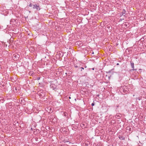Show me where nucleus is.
<instances>
[{"label": "nucleus", "mask_w": 146, "mask_h": 146, "mask_svg": "<svg viewBox=\"0 0 146 146\" xmlns=\"http://www.w3.org/2000/svg\"><path fill=\"white\" fill-rule=\"evenodd\" d=\"M20 57V56L19 54L17 53H15V54H13V59L15 61L18 60Z\"/></svg>", "instance_id": "nucleus-1"}, {"label": "nucleus", "mask_w": 146, "mask_h": 146, "mask_svg": "<svg viewBox=\"0 0 146 146\" xmlns=\"http://www.w3.org/2000/svg\"><path fill=\"white\" fill-rule=\"evenodd\" d=\"M33 9H36L37 10H39L40 9V7L39 5H38L36 4L33 5Z\"/></svg>", "instance_id": "nucleus-2"}, {"label": "nucleus", "mask_w": 146, "mask_h": 146, "mask_svg": "<svg viewBox=\"0 0 146 146\" xmlns=\"http://www.w3.org/2000/svg\"><path fill=\"white\" fill-rule=\"evenodd\" d=\"M130 64L131 65V67L132 68V69H131V71H134V70H136V69H134V63L133 62L131 61L130 62Z\"/></svg>", "instance_id": "nucleus-3"}, {"label": "nucleus", "mask_w": 146, "mask_h": 146, "mask_svg": "<svg viewBox=\"0 0 146 146\" xmlns=\"http://www.w3.org/2000/svg\"><path fill=\"white\" fill-rule=\"evenodd\" d=\"M76 44L80 46H82L83 45V43L80 41H78L76 42Z\"/></svg>", "instance_id": "nucleus-4"}, {"label": "nucleus", "mask_w": 146, "mask_h": 146, "mask_svg": "<svg viewBox=\"0 0 146 146\" xmlns=\"http://www.w3.org/2000/svg\"><path fill=\"white\" fill-rule=\"evenodd\" d=\"M19 102L21 104H22L25 102V100H23L22 98H21L19 99Z\"/></svg>", "instance_id": "nucleus-5"}, {"label": "nucleus", "mask_w": 146, "mask_h": 146, "mask_svg": "<svg viewBox=\"0 0 146 146\" xmlns=\"http://www.w3.org/2000/svg\"><path fill=\"white\" fill-rule=\"evenodd\" d=\"M126 12L125 10V9H123L122 10V11L121 12L122 14L121 15V16L123 15L124 14H125V13Z\"/></svg>", "instance_id": "nucleus-6"}, {"label": "nucleus", "mask_w": 146, "mask_h": 146, "mask_svg": "<svg viewBox=\"0 0 146 146\" xmlns=\"http://www.w3.org/2000/svg\"><path fill=\"white\" fill-rule=\"evenodd\" d=\"M29 110H25V112H26V113H27L28 114H31V113L32 112H29Z\"/></svg>", "instance_id": "nucleus-7"}, {"label": "nucleus", "mask_w": 146, "mask_h": 146, "mask_svg": "<svg viewBox=\"0 0 146 146\" xmlns=\"http://www.w3.org/2000/svg\"><path fill=\"white\" fill-rule=\"evenodd\" d=\"M16 20L15 19H11V20H10V23H11H11L12 22H14V21H15Z\"/></svg>", "instance_id": "nucleus-8"}, {"label": "nucleus", "mask_w": 146, "mask_h": 146, "mask_svg": "<svg viewBox=\"0 0 146 146\" xmlns=\"http://www.w3.org/2000/svg\"><path fill=\"white\" fill-rule=\"evenodd\" d=\"M47 111V112H48L49 113H52V112H51V110H46Z\"/></svg>", "instance_id": "nucleus-9"}, {"label": "nucleus", "mask_w": 146, "mask_h": 146, "mask_svg": "<svg viewBox=\"0 0 146 146\" xmlns=\"http://www.w3.org/2000/svg\"><path fill=\"white\" fill-rule=\"evenodd\" d=\"M80 69V70H81V71H82V70H84V68H83V67H81L80 68H79V69Z\"/></svg>", "instance_id": "nucleus-10"}, {"label": "nucleus", "mask_w": 146, "mask_h": 146, "mask_svg": "<svg viewBox=\"0 0 146 146\" xmlns=\"http://www.w3.org/2000/svg\"><path fill=\"white\" fill-rule=\"evenodd\" d=\"M64 114L65 116H67V113L66 112H64Z\"/></svg>", "instance_id": "nucleus-11"}, {"label": "nucleus", "mask_w": 146, "mask_h": 146, "mask_svg": "<svg viewBox=\"0 0 146 146\" xmlns=\"http://www.w3.org/2000/svg\"><path fill=\"white\" fill-rule=\"evenodd\" d=\"M33 5L31 3H30L29 5V6H30V7H32L33 6Z\"/></svg>", "instance_id": "nucleus-12"}, {"label": "nucleus", "mask_w": 146, "mask_h": 146, "mask_svg": "<svg viewBox=\"0 0 146 146\" xmlns=\"http://www.w3.org/2000/svg\"><path fill=\"white\" fill-rule=\"evenodd\" d=\"M94 103H92V106H94Z\"/></svg>", "instance_id": "nucleus-13"}, {"label": "nucleus", "mask_w": 146, "mask_h": 146, "mask_svg": "<svg viewBox=\"0 0 146 146\" xmlns=\"http://www.w3.org/2000/svg\"><path fill=\"white\" fill-rule=\"evenodd\" d=\"M117 117H120V116L119 115H117V114L116 115Z\"/></svg>", "instance_id": "nucleus-14"}, {"label": "nucleus", "mask_w": 146, "mask_h": 146, "mask_svg": "<svg viewBox=\"0 0 146 146\" xmlns=\"http://www.w3.org/2000/svg\"><path fill=\"white\" fill-rule=\"evenodd\" d=\"M124 19H120V21H121L122 20H123Z\"/></svg>", "instance_id": "nucleus-15"}, {"label": "nucleus", "mask_w": 146, "mask_h": 146, "mask_svg": "<svg viewBox=\"0 0 146 146\" xmlns=\"http://www.w3.org/2000/svg\"><path fill=\"white\" fill-rule=\"evenodd\" d=\"M75 68H77V67H78V66H75Z\"/></svg>", "instance_id": "nucleus-16"}, {"label": "nucleus", "mask_w": 146, "mask_h": 146, "mask_svg": "<svg viewBox=\"0 0 146 146\" xmlns=\"http://www.w3.org/2000/svg\"><path fill=\"white\" fill-rule=\"evenodd\" d=\"M94 68H92V70H94Z\"/></svg>", "instance_id": "nucleus-17"}, {"label": "nucleus", "mask_w": 146, "mask_h": 146, "mask_svg": "<svg viewBox=\"0 0 146 146\" xmlns=\"http://www.w3.org/2000/svg\"><path fill=\"white\" fill-rule=\"evenodd\" d=\"M69 142L68 141H65V142H66H66Z\"/></svg>", "instance_id": "nucleus-18"}, {"label": "nucleus", "mask_w": 146, "mask_h": 146, "mask_svg": "<svg viewBox=\"0 0 146 146\" xmlns=\"http://www.w3.org/2000/svg\"><path fill=\"white\" fill-rule=\"evenodd\" d=\"M119 65V63H117V65Z\"/></svg>", "instance_id": "nucleus-19"}, {"label": "nucleus", "mask_w": 146, "mask_h": 146, "mask_svg": "<svg viewBox=\"0 0 146 146\" xmlns=\"http://www.w3.org/2000/svg\"><path fill=\"white\" fill-rule=\"evenodd\" d=\"M40 78H38V80H39L40 79Z\"/></svg>", "instance_id": "nucleus-20"}, {"label": "nucleus", "mask_w": 146, "mask_h": 146, "mask_svg": "<svg viewBox=\"0 0 146 146\" xmlns=\"http://www.w3.org/2000/svg\"><path fill=\"white\" fill-rule=\"evenodd\" d=\"M17 88H15V90H17Z\"/></svg>", "instance_id": "nucleus-21"}, {"label": "nucleus", "mask_w": 146, "mask_h": 146, "mask_svg": "<svg viewBox=\"0 0 146 146\" xmlns=\"http://www.w3.org/2000/svg\"><path fill=\"white\" fill-rule=\"evenodd\" d=\"M69 99H71V97H69Z\"/></svg>", "instance_id": "nucleus-22"}, {"label": "nucleus", "mask_w": 146, "mask_h": 146, "mask_svg": "<svg viewBox=\"0 0 146 146\" xmlns=\"http://www.w3.org/2000/svg\"><path fill=\"white\" fill-rule=\"evenodd\" d=\"M49 110H51V108H50Z\"/></svg>", "instance_id": "nucleus-23"}, {"label": "nucleus", "mask_w": 146, "mask_h": 146, "mask_svg": "<svg viewBox=\"0 0 146 146\" xmlns=\"http://www.w3.org/2000/svg\"><path fill=\"white\" fill-rule=\"evenodd\" d=\"M99 96V95H98V96Z\"/></svg>", "instance_id": "nucleus-24"}]
</instances>
